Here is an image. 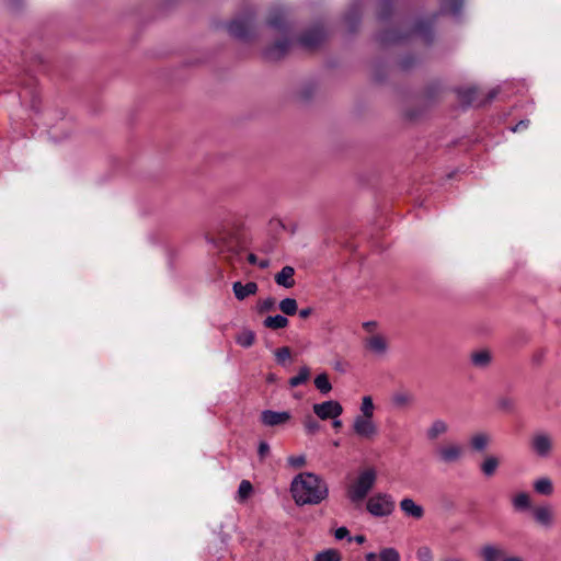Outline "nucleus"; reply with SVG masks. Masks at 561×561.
<instances>
[{
  "mask_svg": "<svg viewBox=\"0 0 561 561\" xmlns=\"http://www.w3.org/2000/svg\"><path fill=\"white\" fill-rule=\"evenodd\" d=\"M290 493L299 506L318 505L328 497L329 489L324 480L312 472L297 474L290 483Z\"/></svg>",
  "mask_w": 561,
  "mask_h": 561,
  "instance_id": "1",
  "label": "nucleus"
},
{
  "mask_svg": "<svg viewBox=\"0 0 561 561\" xmlns=\"http://www.w3.org/2000/svg\"><path fill=\"white\" fill-rule=\"evenodd\" d=\"M377 471L373 467L360 470L347 486V496L353 503L363 501L376 484Z\"/></svg>",
  "mask_w": 561,
  "mask_h": 561,
  "instance_id": "2",
  "label": "nucleus"
},
{
  "mask_svg": "<svg viewBox=\"0 0 561 561\" xmlns=\"http://www.w3.org/2000/svg\"><path fill=\"white\" fill-rule=\"evenodd\" d=\"M529 446L536 457L548 459L554 451V437L545 431L535 432L530 437Z\"/></svg>",
  "mask_w": 561,
  "mask_h": 561,
  "instance_id": "3",
  "label": "nucleus"
},
{
  "mask_svg": "<svg viewBox=\"0 0 561 561\" xmlns=\"http://www.w3.org/2000/svg\"><path fill=\"white\" fill-rule=\"evenodd\" d=\"M396 503L388 493H376L366 503V508L374 517H387L394 511Z\"/></svg>",
  "mask_w": 561,
  "mask_h": 561,
  "instance_id": "4",
  "label": "nucleus"
},
{
  "mask_svg": "<svg viewBox=\"0 0 561 561\" xmlns=\"http://www.w3.org/2000/svg\"><path fill=\"white\" fill-rule=\"evenodd\" d=\"M351 428L353 434L362 440L373 442L379 435V425L375 419L354 416Z\"/></svg>",
  "mask_w": 561,
  "mask_h": 561,
  "instance_id": "5",
  "label": "nucleus"
},
{
  "mask_svg": "<svg viewBox=\"0 0 561 561\" xmlns=\"http://www.w3.org/2000/svg\"><path fill=\"white\" fill-rule=\"evenodd\" d=\"M436 458L439 462L445 465H453L459 462L465 456V448L461 444L456 442L444 443L435 449Z\"/></svg>",
  "mask_w": 561,
  "mask_h": 561,
  "instance_id": "6",
  "label": "nucleus"
},
{
  "mask_svg": "<svg viewBox=\"0 0 561 561\" xmlns=\"http://www.w3.org/2000/svg\"><path fill=\"white\" fill-rule=\"evenodd\" d=\"M364 345L367 352L377 358H385L390 351V341L385 333H373L365 337Z\"/></svg>",
  "mask_w": 561,
  "mask_h": 561,
  "instance_id": "7",
  "label": "nucleus"
},
{
  "mask_svg": "<svg viewBox=\"0 0 561 561\" xmlns=\"http://www.w3.org/2000/svg\"><path fill=\"white\" fill-rule=\"evenodd\" d=\"M313 413L320 420L337 419L343 413V407L339 401L329 400L316 403L312 407Z\"/></svg>",
  "mask_w": 561,
  "mask_h": 561,
  "instance_id": "8",
  "label": "nucleus"
},
{
  "mask_svg": "<svg viewBox=\"0 0 561 561\" xmlns=\"http://www.w3.org/2000/svg\"><path fill=\"white\" fill-rule=\"evenodd\" d=\"M531 515L535 523L546 529L554 524V513L549 504H541L531 508Z\"/></svg>",
  "mask_w": 561,
  "mask_h": 561,
  "instance_id": "9",
  "label": "nucleus"
},
{
  "mask_svg": "<svg viewBox=\"0 0 561 561\" xmlns=\"http://www.w3.org/2000/svg\"><path fill=\"white\" fill-rule=\"evenodd\" d=\"M291 420L289 411L265 410L261 413V421L266 426L284 425Z\"/></svg>",
  "mask_w": 561,
  "mask_h": 561,
  "instance_id": "10",
  "label": "nucleus"
},
{
  "mask_svg": "<svg viewBox=\"0 0 561 561\" xmlns=\"http://www.w3.org/2000/svg\"><path fill=\"white\" fill-rule=\"evenodd\" d=\"M365 561H402L400 551L394 547H381L378 552L365 554Z\"/></svg>",
  "mask_w": 561,
  "mask_h": 561,
  "instance_id": "11",
  "label": "nucleus"
},
{
  "mask_svg": "<svg viewBox=\"0 0 561 561\" xmlns=\"http://www.w3.org/2000/svg\"><path fill=\"white\" fill-rule=\"evenodd\" d=\"M400 510L408 517L421 519L424 516V508L413 499L404 497L400 501Z\"/></svg>",
  "mask_w": 561,
  "mask_h": 561,
  "instance_id": "12",
  "label": "nucleus"
},
{
  "mask_svg": "<svg viewBox=\"0 0 561 561\" xmlns=\"http://www.w3.org/2000/svg\"><path fill=\"white\" fill-rule=\"evenodd\" d=\"M479 553L482 561H502V559L506 557L504 554V549L494 543L483 545Z\"/></svg>",
  "mask_w": 561,
  "mask_h": 561,
  "instance_id": "13",
  "label": "nucleus"
},
{
  "mask_svg": "<svg viewBox=\"0 0 561 561\" xmlns=\"http://www.w3.org/2000/svg\"><path fill=\"white\" fill-rule=\"evenodd\" d=\"M250 21L247 18H237L227 25V31L230 35L244 38L248 35Z\"/></svg>",
  "mask_w": 561,
  "mask_h": 561,
  "instance_id": "14",
  "label": "nucleus"
},
{
  "mask_svg": "<svg viewBox=\"0 0 561 561\" xmlns=\"http://www.w3.org/2000/svg\"><path fill=\"white\" fill-rule=\"evenodd\" d=\"M492 443V436L486 432H477L469 438V446L473 451H484Z\"/></svg>",
  "mask_w": 561,
  "mask_h": 561,
  "instance_id": "15",
  "label": "nucleus"
},
{
  "mask_svg": "<svg viewBox=\"0 0 561 561\" xmlns=\"http://www.w3.org/2000/svg\"><path fill=\"white\" fill-rule=\"evenodd\" d=\"M414 397L407 390H397L390 397L391 405L394 409H407L412 405Z\"/></svg>",
  "mask_w": 561,
  "mask_h": 561,
  "instance_id": "16",
  "label": "nucleus"
},
{
  "mask_svg": "<svg viewBox=\"0 0 561 561\" xmlns=\"http://www.w3.org/2000/svg\"><path fill=\"white\" fill-rule=\"evenodd\" d=\"M259 286L254 282H249L247 284H242L241 282H236L232 285V290L238 300H244L249 296L255 295L257 293Z\"/></svg>",
  "mask_w": 561,
  "mask_h": 561,
  "instance_id": "17",
  "label": "nucleus"
},
{
  "mask_svg": "<svg viewBox=\"0 0 561 561\" xmlns=\"http://www.w3.org/2000/svg\"><path fill=\"white\" fill-rule=\"evenodd\" d=\"M449 431V425L442 419L434 420L426 430V437L430 440H435L445 435Z\"/></svg>",
  "mask_w": 561,
  "mask_h": 561,
  "instance_id": "18",
  "label": "nucleus"
},
{
  "mask_svg": "<svg viewBox=\"0 0 561 561\" xmlns=\"http://www.w3.org/2000/svg\"><path fill=\"white\" fill-rule=\"evenodd\" d=\"M290 42L287 38H280L265 49V56L270 59H278L287 51Z\"/></svg>",
  "mask_w": 561,
  "mask_h": 561,
  "instance_id": "19",
  "label": "nucleus"
},
{
  "mask_svg": "<svg viewBox=\"0 0 561 561\" xmlns=\"http://www.w3.org/2000/svg\"><path fill=\"white\" fill-rule=\"evenodd\" d=\"M470 359L476 368H486L492 362V354L488 350H478L471 353Z\"/></svg>",
  "mask_w": 561,
  "mask_h": 561,
  "instance_id": "20",
  "label": "nucleus"
},
{
  "mask_svg": "<svg viewBox=\"0 0 561 561\" xmlns=\"http://www.w3.org/2000/svg\"><path fill=\"white\" fill-rule=\"evenodd\" d=\"M295 270L291 266H284L280 272L275 275L277 285L285 288H291L295 285L294 280Z\"/></svg>",
  "mask_w": 561,
  "mask_h": 561,
  "instance_id": "21",
  "label": "nucleus"
},
{
  "mask_svg": "<svg viewBox=\"0 0 561 561\" xmlns=\"http://www.w3.org/2000/svg\"><path fill=\"white\" fill-rule=\"evenodd\" d=\"M376 405L373 397L367 394L363 396L359 403V411L355 416L375 419Z\"/></svg>",
  "mask_w": 561,
  "mask_h": 561,
  "instance_id": "22",
  "label": "nucleus"
},
{
  "mask_svg": "<svg viewBox=\"0 0 561 561\" xmlns=\"http://www.w3.org/2000/svg\"><path fill=\"white\" fill-rule=\"evenodd\" d=\"M533 488L536 493L545 496H550L553 491V482L549 477H540L533 482Z\"/></svg>",
  "mask_w": 561,
  "mask_h": 561,
  "instance_id": "23",
  "label": "nucleus"
},
{
  "mask_svg": "<svg viewBox=\"0 0 561 561\" xmlns=\"http://www.w3.org/2000/svg\"><path fill=\"white\" fill-rule=\"evenodd\" d=\"M512 505L517 512L531 511V497L527 492H519L512 499Z\"/></svg>",
  "mask_w": 561,
  "mask_h": 561,
  "instance_id": "24",
  "label": "nucleus"
},
{
  "mask_svg": "<svg viewBox=\"0 0 561 561\" xmlns=\"http://www.w3.org/2000/svg\"><path fill=\"white\" fill-rule=\"evenodd\" d=\"M500 466V459L494 455H486L480 465V469L485 477H492Z\"/></svg>",
  "mask_w": 561,
  "mask_h": 561,
  "instance_id": "25",
  "label": "nucleus"
},
{
  "mask_svg": "<svg viewBox=\"0 0 561 561\" xmlns=\"http://www.w3.org/2000/svg\"><path fill=\"white\" fill-rule=\"evenodd\" d=\"M323 32L319 28H314L302 35L300 43L306 47H314L323 39Z\"/></svg>",
  "mask_w": 561,
  "mask_h": 561,
  "instance_id": "26",
  "label": "nucleus"
},
{
  "mask_svg": "<svg viewBox=\"0 0 561 561\" xmlns=\"http://www.w3.org/2000/svg\"><path fill=\"white\" fill-rule=\"evenodd\" d=\"M255 341V334L253 331L249 329L242 330L238 335L236 336V342L242 346V347H250L253 345Z\"/></svg>",
  "mask_w": 561,
  "mask_h": 561,
  "instance_id": "27",
  "label": "nucleus"
},
{
  "mask_svg": "<svg viewBox=\"0 0 561 561\" xmlns=\"http://www.w3.org/2000/svg\"><path fill=\"white\" fill-rule=\"evenodd\" d=\"M310 377V368L302 366L299 368L298 374L289 379V386L295 388L305 383Z\"/></svg>",
  "mask_w": 561,
  "mask_h": 561,
  "instance_id": "28",
  "label": "nucleus"
},
{
  "mask_svg": "<svg viewBox=\"0 0 561 561\" xmlns=\"http://www.w3.org/2000/svg\"><path fill=\"white\" fill-rule=\"evenodd\" d=\"M253 493V486L250 481L242 480L239 484L236 500L238 502L247 501Z\"/></svg>",
  "mask_w": 561,
  "mask_h": 561,
  "instance_id": "29",
  "label": "nucleus"
},
{
  "mask_svg": "<svg viewBox=\"0 0 561 561\" xmlns=\"http://www.w3.org/2000/svg\"><path fill=\"white\" fill-rule=\"evenodd\" d=\"M287 324H288L287 318H285L284 316H280V314L267 317L264 320V325L266 328L274 329V330L283 329V328L287 327Z\"/></svg>",
  "mask_w": 561,
  "mask_h": 561,
  "instance_id": "30",
  "label": "nucleus"
},
{
  "mask_svg": "<svg viewBox=\"0 0 561 561\" xmlns=\"http://www.w3.org/2000/svg\"><path fill=\"white\" fill-rule=\"evenodd\" d=\"M314 386L323 394H327L332 390V385L325 373H322L314 378Z\"/></svg>",
  "mask_w": 561,
  "mask_h": 561,
  "instance_id": "31",
  "label": "nucleus"
},
{
  "mask_svg": "<svg viewBox=\"0 0 561 561\" xmlns=\"http://www.w3.org/2000/svg\"><path fill=\"white\" fill-rule=\"evenodd\" d=\"M314 561H341V553L336 549H327L317 553Z\"/></svg>",
  "mask_w": 561,
  "mask_h": 561,
  "instance_id": "32",
  "label": "nucleus"
},
{
  "mask_svg": "<svg viewBox=\"0 0 561 561\" xmlns=\"http://www.w3.org/2000/svg\"><path fill=\"white\" fill-rule=\"evenodd\" d=\"M279 309L287 316H293L297 312L298 306L294 298H285L279 302Z\"/></svg>",
  "mask_w": 561,
  "mask_h": 561,
  "instance_id": "33",
  "label": "nucleus"
},
{
  "mask_svg": "<svg viewBox=\"0 0 561 561\" xmlns=\"http://www.w3.org/2000/svg\"><path fill=\"white\" fill-rule=\"evenodd\" d=\"M416 559L417 561H433L434 556L433 551L427 546H422L416 551Z\"/></svg>",
  "mask_w": 561,
  "mask_h": 561,
  "instance_id": "34",
  "label": "nucleus"
},
{
  "mask_svg": "<svg viewBox=\"0 0 561 561\" xmlns=\"http://www.w3.org/2000/svg\"><path fill=\"white\" fill-rule=\"evenodd\" d=\"M291 356L290 350L288 347H280L275 351L276 360L279 364L285 363Z\"/></svg>",
  "mask_w": 561,
  "mask_h": 561,
  "instance_id": "35",
  "label": "nucleus"
},
{
  "mask_svg": "<svg viewBox=\"0 0 561 561\" xmlns=\"http://www.w3.org/2000/svg\"><path fill=\"white\" fill-rule=\"evenodd\" d=\"M274 306H275V300L273 298H266L259 302V311L260 312L270 311L274 308Z\"/></svg>",
  "mask_w": 561,
  "mask_h": 561,
  "instance_id": "36",
  "label": "nucleus"
},
{
  "mask_svg": "<svg viewBox=\"0 0 561 561\" xmlns=\"http://www.w3.org/2000/svg\"><path fill=\"white\" fill-rule=\"evenodd\" d=\"M288 463L295 468H300L302 466H305L306 463V458L305 456L302 455H299V456H290L288 457Z\"/></svg>",
  "mask_w": 561,
  "mask_h": 561,
  "instance_id": "37",
  "label": "nucleus"
},
{
  "mask_svg": "<svg viewBox=\"0 0 561 561\" xmlns=\"http://www.w3.org/2000/svg\"><path fill=\"white\" fill-rule=\"evenodd\" d=\"M257 454L260 459L263 460L270 454V445L265 442H261L259 445Z\"/></svg>",
  "mask_w": 561,
  "mask_h": 561,
  "instance_id": "38",
  "label": "nucleus"
},
{
  "mask_svg": "<svg viewBox=\"0 0 561 561\" xmlns=\"http://www.w3.org/2000/svg\"><path fill=\"white\" fill-rule=\"evenodd\" d=\"M305 428L308 433H316L319 430V424L311 419H307L305 421Z\"/></svg>",
  "mask_w": 561,
  "mask_h": 561,
  "instance_id": "39",
  "label": "nucleus"
},
{
  "mask_svg": "<svg viewBox=\"0 0 561 561\" xmlns=\"http://www.w3.org/2000/svg\"><path fill=\"white\" fill-rule=\"evenodd\" d=\"M363 328L364 330L367 332V335L369 334H373V333H379L376 329H377V322L375 321H367V322H364L363 323Z\"/></svg>",
  "mask_w": 561,
  "mask_h": 561,
  "instance_id": "40",
  "label": "nucleus"
},
{
  "mask_svg": "<svg viewBox=\"0 0 561 561\" xmlns=\"http://www.w3.org/2000/svg\"><path fill=\"white\" fill-rule=\"evenodd\" d=\"M348 534L350 533H348V529L346 527H340V528L335 529L334 537L337 540H342V539L348 537Z\"/></svg>",
  "mask_w": 561,
  "mask_h": 561,
  "instance_id": "41",
  "label": "nucleus"
},
{
  "mask_svg": "<svg viewBox=\"0 0 561 561\" xmlns=\"http://www.w3.org/2000/svg\"><path fill=\"white\" fill-rule=\"evenodd\" d=\"M348 540L350 541L354 540L355 542L362 545L366 541V537L364 535H357L355 537H350Z\"/></svg>",
  "mask_w": 561,
  "mask_h": 561,
  "instance_id": "42",
  "label": "nucleus"
},
{
  "mask_svg": "<svg viewBox=\"0 0 561 561\" xmlns=\"http://www.w3.org/2000/svg\"><path fill=\"white\" fill-rule=\"evenodd\" d=\"M311 312H312L311 308H305L299 311V316H300V318L306 319L311 314Z\"/></svg>",
  "mask_w": 561,
  "mask_h": 561,
  "instance_id": "43",
  "label": "nucleus"
},
{
  "mask_svg": "<svg viewBox=\"0 0 561 561\" xmlns=\"http://www.w3.org/2000/svg\"><path fill=\"white\" fill-rule=\"evenodd\" d=\"M502 561H525V560L519 556H506L505 558L502 559Z\"/></svg>",
  "mask_w": 561,
  "mask_h": 561,
  "instance_id": "44",
  "label": "nucleus"
},
{
  "mask_svg": "<svg viewBox=\"0 0 561 561\" xmlns=\"http://www.w3.org/2000/svg\"><path fill=\"white\" fill-rule=\"evenodd\" d=\"M528 122L520 121L514 128H512L513 131L520 130L522 128L527 127Z\"/></svg>",
  "mask_w": 561,
  "mask_h": 561,
  "instance_id": "45",
  "label": "nucleus"
},
{
  "mask_svg": "<svg viewBox=\"0 0 561 561\" xmlns=\"http://www.w3.org/2000/svg\"><path fill=\"white\" fill-rule=\"evenodd\" d=\"M248 261H249L250 264H253V265H257V262H259L256 255L253 254V253H250L248 255Z\"/></svg>",
  "mask_w": 561,
  "mask_h": 561,
  "instance_id": "46",
  "label": "nucleus"
},
{
  "mask_svg": "<svg viewBox=\"0 0 561 561\" xmlns=\"http://www.w3.org/2000/svg\"><path fill=\"white\" fill-rule=\"evenodd\" d=\"M451 1H453L454 5H453V8H450V11H451L453 13H457V12H458V8H459V4H460V0H451Z\"/></svg>",
  "mask_w": 561,
  "mask_h": 561,
  "instance_id": "47",
  "label": "nucleus"
},
{
  "mask_svg": "<svg viewBox=\"0 0 561 561\" xmlns=\"http://www.w3.org/2000/svg\"><path fill=\"white\" fill-rule=\"evenodd\" d=\"M332 420H333L332 425H333L334 428H340L342 426V421L339 420V417L337 419H332Z\"/></svg>",
  "mask_w": 561,
  "mask_h": 561,
  "instance_id": "48",
  "label": "nucleus"
},
{
  "mask_svg": "<svg viewBox=\"0 0 561 561\" xmlns=\"http://www.w3.org/2000/svg\"><path fill=\"white\" fill-rule=\"evenodd\" d=\"M257 265H259L261 268H266V267L268 266V261H267V260L259 261V262H257Z\"/></svg>",
  "mask_w": 561,
  "mask_h": 561,
  "instance_id": "49",
  "label": "nucleus"
}]
</instances>
